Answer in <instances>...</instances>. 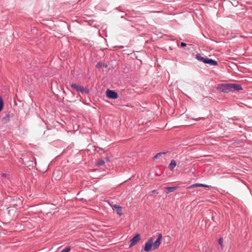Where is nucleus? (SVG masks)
Listing matches in <instances>:
<instances>
[{"mask_svg":"<svg viewBox=\"0 0 252 252\" xmlns=\"http://www.w3.org/2000/svg\"><path fill=\"white\" fill-rule=\"evenodd\" d=\"M217 89L219 91L228 93L231 92L230 83L220 84L217 86Z\"/></svg>","mask_w":252,"mask_h":252,"instance_id":"1","label":"nucleus"},{"mask_svg":"<svg viewBox=\"0 0 252 252\" xmlns=\"http://www.w3.org/2000/svg\"><path fill=\"white\" fill-rule=\"evenodd\" d=\"M153 241L154 239L153 237H151L145 243L143 248L145 252H148L152 249V248H153Z\"/></svg>","mask_w":252,"mask_h":252,"instance_id":"2","label":"nucleus"},{"mask_svg":"<svg viewBox=\"0 0 252 252\" xmlns=\"http://www.w3.org/2000/svg\"><path fill=\"white\" fill-rule=\"evenodd\" d=\"M106 96L111 99H115L118 97V94L117 92L113 90L108 89L106 92Z\"/></svg>","mask_w":252,"mask_h":252,"instance_id":"3","label":"nucleus"},{"mask_svg":"<svg viewBox=\"0 0 252 252\" xmlns=\"http://www.w3.org/2000/svg\"><path fill=\"white\" fill-rule=\"evenodd\" d=\"M162 236L161 233H159L155 242H153V250L157 249L161 244Z\"/></svg>","mask_w":252,"mask_h":252,"instance_id":"4","label":"nucleus"},{"mask_svg":"<svg viewBox=\"0 0 252 252\" xmlns=\"http://www.w3.org/2000/svg\"><path fill=\"white\" fill-rule=\"evenodd\" d=\"M140 235L139 233H137L135 236H134L130 240V244L129 247L134 246L136 243L140 240Z\"/></svg>","mask_w":252,"mask_h":252,"instance_id":"5","label":"nucleus"},{"mask_svg":"<svg viewBox=\"0 0 252 252\" xmlns=\"http://www.w3.org/2000/svg\"><path fill=\"white\" fill-rule=\"evenodd\" d=\"M231 92L239 91L242 90V87L241 85L235 83H230Z\"/></svg>","mask_w":252,"mask_h":252,"instance_id":"6","label":"nucleus"},{"mask_svg":"<svg viewBox=\"0 0 252 252\" xmlns=\"http://www.w3.org/2000/svg\"><path fill=\"white\" fill-rule=\"evenodd\" d=\"M205 63L209 64L213 66H216L218 64V62L217 61L211 59H209L208 58H207Z\"/></svg>","mask_w":252,"mask_h":252,"instance_id":"7","label":"nucleus"},{"mask_svg":"<svg viewBox=\"0 0 252 252\" xmlns=\"http://www.w3.org/2000/svg\"><path fill=\"white\" fill-rule=\"evenodd\" d=\"M178 186H174V187H168L165 188V191L166 193H169L170 192H173L175 191L177 188Z\"/></svg>","mask_w":252,"mask_h":252,"instance_id":"8","label":"nucleus"},{"mask_svg":"<svg viewBox=\"0 0 252 252\" xmlns=\"http://www.w3.org/2000/svg\"><path fill=\"white\" fill-rule=\"evenodd\" d=\"M176 165H177L176 161L174 159H172L171 160L170 164L168 165V168L170 170L173 171V169H174V168L176 167Z\"/></svg>","mask_w":252,"mask_h":252,"instance_id":"9","label":"nucleus"},{"mask_svg":"<svg viewBox=\"0 0 252 252\" xmlns=\"http://www.w3.org/2000/svg\"><path fill=\"white\" fill-rule=\"evenodd\" d=\"M113 209L115 210L117 212V213L119 216H121L122 215L123 208L120 206L115 205L114 206Z\"/></svg>","mask_w":252,"mask_h":252,"instance_id":"10","label":"nucleus"},{"mask_svg":"<svg viewBox=\"0 0 252 252\" xmlns=\"http://www.w3.org/2000/svg\"><path fill=\"white\" fill-rule=\"evenodd\" d=\"M78 92H80L82 94H89L90 93V90L83 86H80Z\"/></svg>","mask_w":252,"mask_h":252,"instance_id":"11","label":"nucleus"},{"mask_svg":"<svg viewBox=\"0 0 252 252\" xmlns=\"http://www.w3.org/2000/svg\"><path fill=\"white\" fill-rule=\"evenodd\" d=\"M207 58V57H206L205 58L201 57V55L199 54H197L195 55V58L197 60H198L199 61H201V62H202L204 63H206V61Z\"/></svg>","mask_w":252,"mask_h":252,"instance_id":"12","label":"nucleus"},{"mask_svg":"<svg viewBox=\"0 0 252 252\" xmlns=\"http://www.w3.org/2000/svg\"><path fill=\"white\" fill-rule=\"evenodd\" d=\"M105 163V161L103 159L98 160L96 163L95 165L97 166H100Z\"/></svg>","mask_w":252,"mask_h":252,"instance_id":"13","label":"nucleus"},{"mask_svg":"<svg viewBox=\"0 0 252 252\" xmlns=\"http://www.w3.org/2000/svg\"><path fill=\"white\" fill-rule=\"evenodd\" d=\"M80 86L76 84L72 83L71 85V87L74 89H75L77 91H79Z\"/></svg>","mask_w":252,"mask_h":252,"instance_id":"14","label":"nucleus"},{"mask_svg":"<svg viewBox=\"0 0 252 252\" xmlns=\"http://www.w3.org/2000/svg\"><path fill=\"white\" fill-rule=\"evenodd\" d=\"M16 200L17 203L16 204H12L13 205L17 206L21 205L22 204V201L19 198L16 197Z\"/></svg>","mask_w":252,"mask_h":252,"instance_id":"15","label":"nucleus"},{"mask_svg":"<svg viewBox=\"0 0 252 252\" xmlns=\"http://www.w3.org/2000/svg\"><path fill=\"white\" fill-rule=\"evenodd\" d=\"M199 187V183H195L192 185H191L188 187V189H192L195 188H198Z\"/></svg>","mask_w":252,"mask_h":252,"instance_id":"16","label":"nucleus"},{"mask_svg":"<svg viewBox=\"0 0 252 252\" xmlns=\"http://www.w3.org/2000/svg\"><path fill=\"white\" fill-rule=\"evenodd\" d=\"M223 239L222 237L219 238V239L218 240V243H219V245H220L222 248L223 247Z\"/></svg>","mask_w":252,"mask_h":252,"instance_id":"17","label":"nucleus"},{"mask_svg":"<svg viewBox=\"0 0 252 252\" xmlns=\"http://www.w3.org/2000/svg\"><path fill=\"white\" fill-rule=\"evenodd\" d=\"M3 106V102L2 99L0 97V111H1Z\"/></svg>","mask_w":252,"mask_h":252,"instance_id":"18","label":"nucleus"},{"mask_svg":"<svg viewBox=\"0 0 252 252\" xmlns=\"http://www.w3.org/2000/svg\"><path fill=\"white\" fill-rule=\"evenodd\" d=\"M70 250L69 247H66L61 251V252H69Z\"/></svg>","mask_w":252,"mask_h":252,"instance_id":"19","label":"nucleus"},{"mask_svg":"<svg viewBox=\"0 0 252 252\" xmlns=\"http://www.w3.org/2000/svg\"><path fill=\"white\" fill-rule=\"evenodd\" d=\"M10 115L9 114H7L5 115L4 117H3V119L5 121H8L9 119Z\"/></svg>","mask_w":252,"mask_h":252,"instance_id":"20","label":"nucleus"},{"mask_svg":"<svg viewBox=\"0 0 252 252\" xmlns=\"http://www.w3.org/2000/svg\"><path fill=\"white\" fill-rule=\"evenodd\" d=\"M102 63L100 62L98 63L96 65V67L97 68H100L102 67Z\"/></svg>","mask_w":252,"mask_h":252,"instance_id":"21","label":"nucleus"},{"mask_svg":"<svg viewBox=\"0 0 252 252\" xmlns=\"http://www.w3.org/2000/svg\"><path fill=\"white\" fill-rule=\"evenodd\" d=\"M161 156V154H160L159 153L157 154L153 158L154 159H155L157 158H158L159 157Z\"/></svg>","mask_w":252,"mask_h":252,"instance_id":"22","label":"nucleus"},{"mask_svg":"<svg viewBox=\"0 0 252 252\" xmlns=\"http://www.w3.org/2000/svg\"><path fill=\"white\" fill-rule=\"evenodd\" d=\"M187 46V44L185 42H181V46L182 47H185Z\"/></svg>","mask_w":252,"mask_h":252,"instance_id":"23","label":"nucleus"},{"mask_svg":"<svg viewBox=\"0 0 252 252\" xmlns=\"http://www.w3.org/2000/svg\"><path fill=\"white\" fill-rule=\"evenodd\" d=\"M1 176L3 178H6L7 176V174L6 173H3V174H2Z\"/></svg>","mask_w":252,"mask_h":252,"instance_id":"24","label":"nucleus"},{"mask_svg":"<svg viewBox=\"0 0 252 252\" xmlns=\"http://www.w3.org/2000/svg\"><path fill=\"white\" fill-rule=\"evenodd\" d=\"M152 192H153V193H157V194H158V191H157V190H156V189L153 190L152 191Z\"/></svg>","mask_w":252,"mask_h":252,"instance_id":"25","label":"nucleus"},{"mask_svg":"<svg viewBox=\"0 0 252 252\" xmlns=\"http://www.w3.org/2000/svg\"><path fill=\"white\" fill-rule=\"evenodd\" d=\"M167 153V152H160L159 153L161 154V155H162L165 154Z\"/></svg>","mask_w":252,"mask_h":252,"instance_id":"26","label":"nucleus"},{"mask_svg":"<svg viewBox=\"0 0 252 252\" xmlns=\"http://www.w3.org/2000/svg\"><path fill=\"white\" fill-rule=\"evenodd\" d=\"M203 186H204V184H199V187H203Z\"/></svg>","mask_w":252,"mask_h":252,"instance_id":"27","label":"nucleus"},{"mask_svg":"<svg viewBox=\"0 0 252 252\" xmlns=\"http://www.w3.org/2000/svg\"><path fill=\"white\" fill-rule=\"evenodd\" d=\"M203 187L208 188V187H209V186L207 185H205V184H204Z\"/></svg>","mask_w":252,"mask_h":252,"instance_id":"28","label":"nucleus"},{"mask_svg":"<svg viewBox=\"0 0 252 252\" xmlns=\"http://www.w3.org/2000/svg\"><path fill=\"white\" fill-rule=\"evenodd\" d=\"M7 209L8 210V213L9 214H10V213H11V212H10V210L9 209V208H8Z\"/></svg>","mask_w":252,"mask_h":252,"instance_id":"29","label":"nucleus"},{"mask_svg":"<svg viewBox=\"0 0 252 252\" xmlns=\"http://www.w3.org/2000/svg\"><path fill=\"white\" fill-rule=\"evenodd\" d=\"M7 209L8 210V213L9 214H10V213H11V212H10V210L9 209V208H8Z\"/></svg>","mask_w":252,"mask_h":252,"instance_id":"30","label":"nucleus"}]
</instances>
